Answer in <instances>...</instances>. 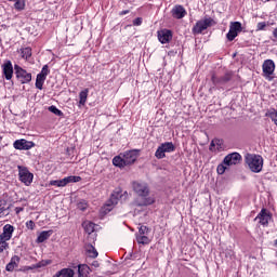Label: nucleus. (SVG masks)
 <instances>
[{"label": "nucleus", "instance_id": "33", "mask_svg": "<svg viewBox=\"0 0 277 277\" xmlns=\"http://www.w3.org/2000/svg\"><path fill=\"white\" fill-rule=\"evenodd\" d=\"M8 248H10L8 240L0 238V253L8 250Z\"/></svg>", "mask_w": 277, "mask_h": 277}, {"label": "nucleus", "instance_id": "26", "mask_svg": "<svg viewBox=\"0 0 277 277\" xmlns=\"http://www.w3.org/2000/svg\"><path fill=\"white\" fill-rule=\"evenodd\" d=\"M90 92V90L84 89L83 91H81L79 93V105H85V102L88 101V93Z\"/></svg>", "mask_w": 277, "mask_h": 277}, {"label": "nucleus", "instance_id": "40", "mask_svg": "<svg viewBox=\"0 0 277 277\" xmlns=\"http://www.w3.org/2000/svg\"><path fill=\"white\" fill-rule=\"evenodd\" d=\"M26 227L29 230H34V228H36V223L34 221H28V222H26Z\"/></svg>", "mask_w": 277, "mask_h": 277}, {"label": "nucleus", "instance_id": "47", "mask_svg": "<svg viewBox=\"0 0 277 277\" xmlns=\"http://www.w3.org/2000/svg\"><path fill=\"white\" fill-rule=\"evenodd\" d=\"M215 146H222V141L220 140L219 143H215Z\"/></svg>", "mask_w": 277, "mask_h": 277}, {"label": "nucleus", "instance_id": "6", "mask_svg": "<svg viewBox=\"0 0 277 277\" xmlns=\"http://www.w3.org/2000/svg\"><path fill=\"white\" fill-rule=\"evenodd\" d=\"M17 170H18L19 181L22 183H25L26 185L34 183V173L29 172V169H27V167L18 166Z\"/></svg>", "mask_w": 277, "mask_h": 277}, {"label": "nucleus", "instance_id": "3", "mask_svg": "<svg viewBox=\"0 0 277 277\" xmlns=\"http://www.w3.org/2000/svg\"><path fill=\"white\" fill-rule=\"evenodd\" d=\"M215 25V21L211 17H205L203 19L198 21L193 27L194 36H198L202 34L205 30L209 29V27H213Z\"/></svg>", "mask_w": 277, "mask_h": 277}, {"label": "nucleus", "instance_id": "45", "mask_svg": "<svg viewBox=\"0 0 277 277\" xmlns=\"http://www.w3.org/2000/svg\"><path fill=\"white\" fill-rule=\"evenodd\" d=\"M124 14H129V10H126V11H121V12H120V16H124Z\"/></svg>", "mask_w": 277, "mask_h": 277}, {"label": "nucleus", "instance_id": "9", "mask_svg": "<svg viewBox=\"0 0 277 277\" xmlns=\"http://www.w3.org/2000/svg\"><path fill=\"white\" fill-rule=\"evenodd\" d=\"M133 189L137 196H141L142 198H146L148 196L150 189L148 188V184L144 182H134L133 183Z\"/></svg>", "mask_w": 277, "mask_h": 277}, {"label": "nucleus", "instance_id": "4", "mask_svg": "<svg viewBox=\"0 0 277 277\" xmlns=\"http://www.w3.org/2000/svg\"><path fill=\"white\" fill-rule=\"evenodd\" d=\"M176 147L174 146L173 142H166L158 146L155 157L156 159H166V153H174Z\"/></svg>", "mask_w": 277, "mask_h": 277}, {"label": "nucleus", "instance_id": "34", "mask_svg": "<svg viewBox=\"0 0 277 277\" xmlns=\"http://www.w3.org/2000/svg\"><path fill=\"white\" fill-rule=\"evenodd\" d=\"M49 72H50L49 65H44L41 69V72L38 75L47 79V77L49 76Z\"/></svg>", "mask_w": 277, "mask_h": 277}, {"label": "nucleus", "instance_id": "15", "mask_svg": "<svg viewBox=\"0 0 277 277\" xmlns=\"http://www.w3.org/2000/svg\"><path fill=\"white\" fill-rule=\"evenodd\" d=\"M2 72L6 79V81H10L14 75V66H12V61H6L2 65Z\"/></svg>", "mask_w": 277, "mask_h": 277}, {"label": "nucleus", "instance_id": "49", "mask_svg": "<svg viewBox=\"0 0 277 277\" xmlns=\"http://www.w3.org/2000/svg\"><path fill=\"white\" fill-rule=\"evenodd\" d=\"M261 1H263V3H267V1H269V0H261Z\"/></svg>", "mask_w": 277, "mask_h": 277}, {"label": "nucleus", "instance_id": "1", "mask_svg": "<svg viewBox=\"0 0 277 277\" xmlns=\"http://www.w3.org/2000/svg\"><path fill=\"white\" fill-rule=\"evenodd\" d=\"M245 161L251 170V172H254L255 174H259L263 170V157L261 155L255 154H247L245 157Z\"/></svg>", "mask_w": 277, "mask_h": 277}, {"label": "nucleus", "instance_id": "21", "mask_svg": "<svg viewBox=\"0 0 277 277\" xmlns=\"http://www.w3.org/2000/svg\"><path fill=\"white\" fill-rule=\"evenodd\" d=\"M18 263H21V258L18 255L12 256L10 263L6 264V272L16 269V267H18Z\"/></svg>", "mask_w": 277, "mask_h": 277}, {"label": "nucleus", "instance_id": "14", "mask_svg": "<svg viewBox=\"0 0 277 277\" xmlns=\"http://www.w3.org/2000/svg\"><path fill=\"white\" fill-rule=\"evenodd\" d=\"M239 161H241V154L232 153L224 158L223 163L225 166H237Z\"/></svg>", "mask_w": 277, "mask_h": 277}, {"label": "nucleus", "instance_id": "19", "mask_svg": "<svg viewBox=\"0 0 277 277\" xmlns=\"http://www.w3.org/2000/svg\"><path fill=\"white\" fill-rule=\"evenodd\" d=\"M12 209V203H9L5 199H0V217H8Z\"/></svg>", "mask_w": 277, "mask_h": 277}, {"label": "nucleus", "instance_id": "42", "mask_svg": "<svg viewBox=\"0 0 277 277\" xmlns=\"http://www.w3.org/2000/svg\"><path fill=\"white\" fill-rule=\"evenodd\" d=\"M133 25H134V27H140V25H142V17H136L133 21Z\"/></svg>", "mask_w": 277, "mask_h": 277}, {"label": "nucleus", "instance_id": "20", "mask_svg": "<svg viewBox=\"0 0 277 277\" xmlns=\"http://www.w3.org/2000/svg\"><path fill=\"white\" fill-rule=\"evenodd\" d=\"M13 234H14V226H12L11 224H6L3 226V232L0 235V239H5L10 241V239H12Z\"/></svg>", "mask_w": 277, "mask_h": 277}, {"label": "nucleus", "instance_id": "41", "mask_svg": "<svg viewBox=\"0 0 277 277\" xmlns=\"http://www.w3.org/2000/svg\"><path fill=\"white\" fill-rule=\"evenodd\" d=\"M219 142V138L212 140L210 143V150H215V144H217Z\"/></svg>", "mask_w": 277, "mask_h": 277}, {"label": "nucleus", "instance_id": "10", "mask_svg": "<svg viewBox=\"0 0 277 277\" xmlns=\"http://www.w3.org/2000/svg\"><path fill=\"white\" fill-rule=\"evenodd\" d=\"M127 166H131L137 161V157H140V149H131L121 154Z\"/></svg>", "mask_w": 277, "mask_h": 277}, {"label": "nucleus", "instance_id": "32", "mask_svg": "<svg viewBox=\"0 0 277 277\" xmlns=\"http://www.w3.org/2000/svg\"><path fill=\"white\" fill-rule=\"evenodd\" d=\"M83 226H84L85 233H88V235H92V232L94 230V223L88 222V223H84Z\"/></svg>", "mask_w": 277, "mask_h": 277}, {"label": "nucleus", "instance_id": "31", "mask_svg": "<svg viewBox=\"0 0 277 277\" xmlns=\"http://www.w3.org/2000/svg\"><path fill=\"white\" fill-rule=\"evenodd\" d=\"M48 111H51V114H54L55 116H64V113L57 108V106H50L48 108Z\"/></svg>", "mask_w": 277, "mask_h": 277}, {"label": "nucleus", "instance_id": "8", "mask_svg": "<svg viewBox=\"0 0 277 277\" xmlns=\"http://www.w3.org/2000/svg\"><path fill=\"white\" fill-rule=\"evenodd\" d=\"M14 70L16 78L22 83H29L31 81V72H28L27 70L23 69V67L18 65H14Z\"/></svg>", "mask_w": 277, "mask_h": 277}, {"label": "nucleus", "instance_id": "27", "mask_svg": "<svg viewBox=\"0 0 277 277\" xmlns=\"http://www.w3.org/2000/svg\"><path fill=\"white\" fill-rule=\"evenodd\" d=\"M19 52H21L23 60H29V57H31V48H29V47L22 48L19 50Z\"/></svg>", "mask_w": 277, "mask_h": 277}, {"label": "nucleus", "instance_id": "16", "mask_svg": "<svg viewBox=\"0 0 277 277\" xmlns=\"http://www.w3.org/2000/svg\"><path fill=\"white\" fill-rule=\"evenodd\" d=\"M255 220H260L259 222L262 224V226H267V224H269V220H272V214H269L267 209H262Z\"/></svg>", "mask_w": 277, "mask_h": 277}, {"label": "nucleus", "instance_id": "17", "mask_svg": "<svg viewBox=\"0 0 277 277\" xmlns=\"http://www.w3.org/2000/svg\"><path fill=\"white\" fill-rule=\"evenodd\" d=\"M171 14L173 16V18H185V16H187V11L185 10V8L181 4H177L175 6H173Z\"/></svg>", "mask_w": 277, "mask_h": 277}, {"label": "nucleus", "instance_id": "35", "mask_svg": "<svg viewBox=\"0 0 277 277\" xmlns=\"http://www.w3.org/2000/svg\"><path fill=\"white\" fill-rule=\"evenodd\" d=\"M154 203H155V198L148 197V198H145L144 202L141 205H143L144 207H148V205H154Z\"/></svg>", "mask_w": 277, "mask_h": 277}, {"label": "nucleus", "instance_id": "18", "mask_svg": "<svg viewBox=\"0 0 277 277\" xmlns=\"http://www.w3.org/2000/svg\"><path fill=\"white\" fill-rule=\"evenodd\" d=\"M158 40L161 44H168L172 40V30L162 29L158 31Z\"/></svg>", "mask_w": 277, "mask_h": 277}, {"label": "nucleus", "instance_id": "30", "mask_svg": "<svg viewBox=\"0 0 277 277\" xmlns=\"http://www.w3.org/2000/svg\"><path fill=\"white\" fill-rule=\"evenodd\" d=\"M14 8L15 10H17L18 12H21V10H25V0H14Z\"/></svg>", "mask_w": 277, "mask_h": 277}, {"label": "nucleus", "instance_id": "43", "mask_svg": "<svg viewBox=\"0 0 277 277\" xmlns=\"http://www.w3.org/2000/svg\"><path fill=\"white\" fill-rule=\"evenodd\" d=\"M44 262H39V263H37L34 267H35V269H40V267H44Z\"/></svg>", "mask_w": 277, "mask_h": 277}, {"label": "nucleus", "instance_id": "28", "mask_svg": "<svg viewBox=\"0 0 277 277\" xmlns=\"http://www.w3.org/2000/svg\"><path fill=\"white\" fill-rule=\"evenodd\" d=\"M44 81H47V78H44L43 76L37 75V79L35 83L37 90H42V87L44 85Z\"/></svg>", "mask_w": 277, "mask_h": 277}, {"label": "nucleus", "instance_id": "36", "mask_svg": "<svg viewBox=\"0 0 277 277\" xmlns=\"http://www.w3.org/2000/svg\"><path fill=\"white\" fill-rule=\"evenodd\" d=\"M267 27V23L265 22H260L256 25V31H263Z\"/></svg>", "mask_w": 277, "mask_h": 277}, {"label": "nucleus", "instance_id": "44", "mask_svg": "<svg viewBox=\"0 0 277 277\" xmlns=\"http://www.w3.org/2000/svg\"><path fill=\"white\" fill-rule=\"evenodd\" d=\"M25 209L24 208H21V207H17L15 208V213L16 215H18V213H21L22 211H24Z\"/></svg>", "mask_w": 277, "mask_h": 277}, {"label": "nucleus", "instance_id": "5", "mask_svg": "<svg viewBox=\"0 0 277 277\" xmlns=\"http://www.w3.org/2000/svg\"><path fill=\"white\" fill-rule=\"evenodd\" d=\"M242 27L240 22H230L229 24V30L226 35V38L229 42H233L241 34Z\"/></svg>", "mask_w": 277, "mask_h": 277}, {"label": "nucleus", "instance_id": "38", "mask_svg": "<svg viewBox=\"0 0 277 277\" xmlns=\"http://www.w3.org/2000/svg\"><path fill=\"white\" fill-rule=\"evenodd\" d=\"M77 207L80 211H85V209H88V203L85 201H79Z\"/></svg>", "mask_w": 277, "mask_h": 277}, {"label": "nucleus", "instance_id": "11", "mask_svg": "<svg viewBox=\"0 0 277 277\" xmlns=\"http://www.w3.org/2000/svg\"><path fill=\"white\" fill-rule=\"evenodd\" d=\"M13 146L16 150H30V148H34V146H36V143L22 138V140H16L13 143Z\"/></svg>", "mask_w": 277, "mask_h": 277}, {"label": "nucleus", "instance_id": "13", "mask_svg": "<svg viewBox=\"0 0 277 277\" xmlns=\"http://www.w3.org/2000/svg\"><path fill=\"white\" fill-rule=\"evenodd\" d=\"M233 79V71H227L223 77L219 78L215 75H212L211 81L213 85H225V83H228Z\"/></svg>", "mask_w": 277, "mask_h": 277}, {"label": "nucleus", "instance_id": "46", "mask_svg": "<svg viewBox=\"0 0 277 277\" xmlns=\"http://www.w3.org/2000/svg\"><path fill=\"white\" fill-rule=\"evenodd\" d=\"M274 38H277V27L273 30Z\"/></svg>", "mask_w": 277, "mask_h": 277}, {"label": "nucleus", "instance_id": "22", "mask_svg": "<svg viewBox=\"0 0 277 277\" xmlns=\"http://www.w3.org/2000/svg\"><path fill=\"white\" fill-rule=\"evenodd\" d=\"M53 277H75V271L71 268H63L58 271Z\"/></svg>", "mask_w": 277, "mask_h": 277}, {"label": "nucleus", "instance_id": "12", "mask_svg": "<svg viewBox=\"0 0 277 277\" xmlns=\"http://www.w3.org/2000/svg\"><path fill=\"white\" fill-rule=\"evenodd\" d=\"M263 76L269 79L271 75H274L276 70V64L272 60H265L262 65Z\"/></svg>", "mask_w": 277, "mask_h": 277}, {"label": "nucleus", "instance_id": "23", "mask_svg": "<svg viewBox=\"0 0 277 277\" xmlns=\"http://www.w3.org/2000/svg\"><path fill=\"white\" fill-rule=\"evenodd\" d=\"M53 235V230H43L37 237V243H44L49 237Z\"/></svg>", "mask_w": 277, "mask_h": 277}, {"label": "nucleus", "instance_id": "48", "mask_svg": "<svg viewBox=\"0 0 277 277\" xmlns=\"http://www.w3.org/2000/svg\"><path fill=\"white\" fill-rule=\"evenodd\" d=\"M93 265H95V267H97L98 266V262H95Z\"/></svg>", "mask_w": 277, "mask_h": 277}, {"label": "nucleus", "instance_id": "39", "mask_svg": "<svg viewBox=\"0 0 277 277\" xmlns=\"http://www.w3.org/2000/svg\"><path fill=\"white\" fill-rule=\"evenodd\" d=\"M140 235H148L149 229L145 225L141 226L138 229Z\"/></svg>", "mask_w": 277, "mask_h": 277}, {"label": "nucleus", "instance_id": "7", "mask_svg": "<svg viewBox=\"0 0 277 277\" xmlns=\"http://www.w3.org/2000/svg\"><path fill=\"white\" fill-rule=\"evenodd\" d=\"M79 181H81V176L70 175L62 180H53L50 182V185L54 187H66L68 183H79Z\"/></svg>", "mask_w": 277, "mask_h": 277}, {"label": "nucleus", "instance_id": "37", "mask_svg": "<svg viewBox=\"0 0 277 277\" xmlns=\"http://www.w3.org/2000/svg\"><path fill=\"white\" fill-rule=\"evenodd\" d=\"M216 172L217 174H224V172H226V166L224 163L219 164L216 168Z\"/></svg>", "mask_w": 277, "mask_h": 277}, {"label": "nucleus", "instance_id": "2", "mask_svg": "<svg viewBox=\"0 0 277 277\" xmlns=\"http://www.w3.org/2000/svg\"><path fill=\"white\" fill-rule=\"evenodd\" d=\"M128 194L127 192L122 193V189L117 188L113 192L109 200L104 206V213H109L111 209L118 205V201L122 200V198H127Z\"/></svg>", "mask_w": 277, "mask_h": 277}, {"label": "nucleus", "instance_id": "24", "mask_svg": "<svg viewBox=\"0 0 277 277\" xmlns=\"http://www.w3.org/2000/svg\"><path fill=\"white\" fill-rule=\"evenodd\" d=\"M113 164L116 166V168H124V166H128L127 161H124V156H122V154H120V156H116L113 159Z\"/></svg>", "mask_w": 277, "mask_h": 277}, {"label": "nucleus", "instance_id": "25", "mask_svg": "<svg viewBox=\"0 0 277 277\" xmlns=\"http://www.w3.org/2000/svg\"><path fill=\"white\" fill-rule=\"evenodd\" d=\"M85 252L90 259H96V256H98V251H96V248L91 243L85 245Z\"/></svg>", "mask_w": 277, "mask_h": 277}, {"label": "nucleus", "instance_id": "29", "mask_svg": "<svg viewBox=\"0 0 277 277\" xmlns=\"http://www.w3.org/2000/svg\"><path fill=\"white\" fill-rule=\"evenodd\" d=\"M137 243H142L143 246H148L150 243V238L144 235L136 236Z\"/></svg>", "mask_w": 277, "mask_h": 277}]
</instances>
